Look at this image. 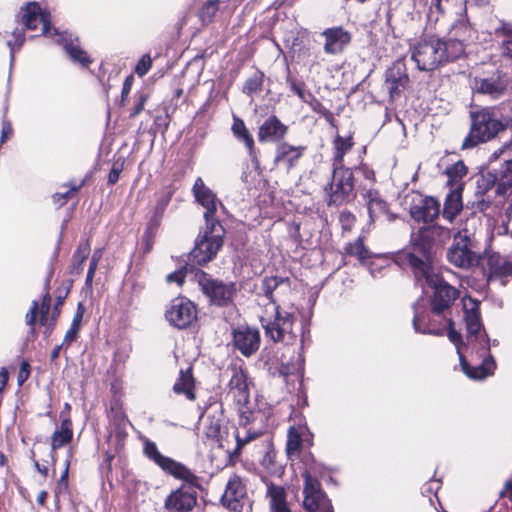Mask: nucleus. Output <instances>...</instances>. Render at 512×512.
<instances>
[{"instance_id":"nucleus-1","label":"nucleus","mask_w":512,"mask_h":512,"mask_svg":"<svg viewBox=\"0 0 512 512\" xmlns=\"http://www.w3.org/2000/svg\"><path fill=\"white\" fill-rule=\"evenodd\" d=\"M412 260L418 263V266L412 269L417 283L423 289L426 286L433 289L431 308L427 319L415 309L414 330L420 334L443 335V325L448 326L452 323V308L459 297V290L438 275L433 266H427L414 257Z\"/></svg>"},{"instance_id":"nucleus-2","label":"nucleus","mask_w":512,"mask_h":512,"mask_svg":"<svg viewBox=\"0 0 512 512\" xmlns=\"http://www.w3.org/2000/svg\"><path fill=\"white\" fill-rule=\"evenodd\" d=\"M143 451L163 471L185 482L166 497L165 509L169 512H190L197 503L196 488L199 486V478L182 463L162 455L153 441L146 439Z\"/></svg>"},{"instance_id":"nucleus-3","label":"nucleus","mask_w":512,"mask_h":512,"mask_svg":"<svg viewBox=\"0 0 512 512\" xmlns=\"http://www.w3.org/2000/svg\"><path fill=\"white\" fill-rule=\"evenodd\" d=\"M450 238L451 229L448 227L439 224L421 227L412 234V251L403 253L402 257L411 270L418 266L412 257L424 262L427 266H432L431 258L434 247L443 245Z\"/></svg>"},{"instance_id":"nucleus-4","label":"nucleus","mask_w":512,"mask_h":512,"mask_svg":"<svg viewBox=\"0 0 512 512\" xmlns=\"http://www.w3.org/2000/svg\"><path fill=\"white\" fill-rule=\"evenodd\" d=\"M509 126V121L497 108H485L471 113V128L462 143L463 149H470L479 143L491 140Z\"/></svg>"},{"instance_id":"nucleus-5","label":"nucleus","mask_w":512,"mask_h":512,"mask_svg":"<svg viewBox=\"0 0 512 512\" xmlns=\"http://www.w3.org/2000/svg\"><path fill=\"white\" fill-rule=\"evenodd\" d=\"M481 247L475 233L468 229L459 231L446 253L450 264L461 269H470L479 263Z\"/></svg>"},{"instance_id":"nucleus-6","label":"nucleus","mask_w":512,"mask_h":512,"mask_svg":"<svg viewBox=\"0 0 512 512\" xmlns=\"http://www.w3.org/2000/svg\"><path fill=\"white\" fill-rule=\"evenodd\" d=\"M271 314L266 309L261 316L260 322L265 331L266 337L273 342H281L285 345H292L296 341V334L293 332L294 315L291 312L281 310L275 303H271Z\"/></svg>"},{"instance_id":"nucleus-7","label":"nucleus","mask_w":512,"mask_h":512,"mask_svg":"<svg viewBox=\"0 0 512 512\" xmlns=\"http://www.w3.org/2000/svg\"><path fill=\"white\" fill-rule=\"evenodd\" d=\"M195 279L203 294L209 298L213 305L225 307L233 304L238 288L234 282H224L213 278L202 270L195 273Z\"/></svg>"},{"instance_id":"nucleus-8","label":"nucleus","mask_w":512,"mask_h":512,"mask_svg":"<svg viewBox=\"0 0 512 512\" xmlns=\"http://www.w3.org/2000/svg\"><path fill=\"white\" fill-rule=\"evenodd\" d=\"M328 206H341L355 198L354 175L350 168L333 166L331 182L326 188Z\"/></svg>"},{"instance_id":"nucleus-9","label":"nucleus","mask_w":512,"mask_h":512,"mask_svg":"<svg viewBox=\"0 0 512 512\" xmlns=\"http://www.w3.org/2000/svg\"><path fill=\"white\" fill-rule=\"evenodd\" d=\"M225 230L221 223L210 224L195 243L190 252V260L198 265L211 261L223 245Z\"/></svg>"},{"instance_id":"nucleus-10","label":"nucleus","mask_w":512,"mask_h":512,"mask_svg":"<svg viewBox=\"0 0 512 512\" xmlns=\"http://www.w3.org/2000/svg\"><path fill=\"white\" fill-rule=\"evenodd\" d=\"M504 165L499 170L482 172L476 179L475 197L481 194H488L495 187V195L498 200L495 202L497 207L506 208V213L512 210V184L509 189L502 185V179L506 175Z\"/></svg>"},{"instance_id":"nucleus-11","label":"nucleus","mask_w":512,"mask_h":512,"mask_svg":"<svg viewBox=\"0 0 512 512\" xmlns=\"http://www.w3.org/2000/svg\"><path fill=\"white\" fill-rule=\"evenodd\" d=\"M491 341L488 336L483 335L480 338V346H476V354L481 361L475 365H470L465 356L460 354V365L462 371L471 379L482 380L492 375L496 369V362L490 352ZM475 349V347H473Z\"/></svg>"},{"instance_id":"nucleus-12","label":"nucleus","mask_w":512,"mask_h":512,"mask_svg":"<svg viewBox=\"0 0 512 512\" xmlns=\"http://www.w3.org/2000/svg\"><path fill=\"white\" fill-rule=\"evenodd\" d=\"M303 484V508L307 512H334L331 500L316 477L311 472L302 473Z\"/></svg>"},{"instance_id":"nucleus-13","label":"nucleus","mask_w":512,"mask_h":512,"mask_svg":"<svg viewBox=\"0 0 512 512\" xmlns=\"http://www.w3.org/2000/svg\"><path fill=\"white\" fill-rule=\"evenodd\" d=\"M441 39L429 37L420 41L413 49L412 60L421 71H433L443 63Z\"/></svg>"},{"instance_id":"nucleus-14","label":"nucleus","mask_w":512,"mask_h":512,"mask_svg":"<svg viewBox=\"0 0 512 512\" xmlns=\"http://www.w3.org/2000/svg\"><path fill=\"white\" fill-rule=\"evenodd\" d=\"M17 21L28 30H35L39 24L42 25V34L46 37H54V29L51 26V16L43 11L37 2H28L21 7L17 14Z\"/></svg>"},{"instance_id":"nucleus-15","label":"nucleus","mask_w":512,"mask_h":512,"mask_svg":"<svg viewBox=\"0 0 512 512\" xmlns=\"http://www.w3.org/2000/svg\"><path fill=\"white\" fill-rule=\"evenodd\" d=\"M201 419L206 437L212 441L221 442L227 434V420L223 414L222 404L211 403L203 412Z\"/></svg>"},{"instance_id":"nucleus-16","label":"nucleus","mask_w":512,"mask_h":512,"mask_svg":"<svg viewBox=\"0 0 512 512\" xmlns=\"http://www.w3.org/2000/svg\"><path fill=\"white\" fill-rule=\"evenodd\" d=\"M165 317L170 325L178 329H185L196 320L197 310L193 302L179 297L171 301L165 312Z\"/></svg>"},{"instance_id":"nucleus-17","label":"nucleus","mask_w":512,"mask_h":512,"mask_svg":"<svg viewBox=\"0 0 512 512\" xmlns=\"http://www.w3.org/2000/svg\"><path fill=\"white\" fill-rule=\"evenodd\" d=\"M478 301L468 298L463 300L464 319L467 329V340L473 347L480 346V338L488 336L483 328Z\"/></svg>"},{"instance_id":"nucleus-18","label":"nucleus","mask_w":512,"mask_h":512,"mask_svg":"<svg viewBox=\"0 0 512 512\" xmlns=\"http://www.w3.org/2000/svg\"><path fill=\"white\" fill-rule=\"evenodd\" d=\"M409 82L407 68L402 60H397L386 70L384 87L391 101L400 98Z\"/></svg>"},{"instance_id":"nucleus-19","label":"nucleus","mask_w":512,"mask_h":512,"mask_svg":"<svg viewBox=\"0 0 512 512\" xmlns=\"http://www.w3.org/2000/svg\"><path fill=\"white\" fill-rule=\"evenodd\" d=\"M409 214L418 223L433 222L440 214V202L431 196L416 195L410 204Z\"/></svg>"},{"instance_id":"nucleus-20","label":"nucleus","mask_w":512,"mask_h":512,"mask_svg":"<svg viewBox=\"0 0 512 512\" xmlns=\"http://www.w3.org/2000/svg\"><path fill=\"white\" fill-rule=\"evenodd\" d=\"M193 195L196 201L205 208L204 219L207 225L220 223L216 218L218 206H222L218 201L216 195L208 188L203 182L202 178L198 177L192 187Z\"/></svg>"},{"instance_id":"nucleus-21","label":"nucleus","mask_w":512,"mask_h":512,"mask_svg":"<svg viewBox=\"0 0 512 512\" xmlns=\"http://www.w3.org/2000/svg\"><path fill=\"white\" fill-rule=\"evenodd\" d=\"M233 343L242 355L250 357L259 349V330L249 326H240L233 331Z\"/></svg>"},{"instance_id":"nucleus-22","label":"nucleus","mask_w":512,"mask_h":512,"mask_svg":"<svg viewBox=\"0 0 512 512\" xmlns=\"http://www.w3.org/2000/svg\"><path fill=\"white\" fill-rule=\"evenodd\" d=\"M228 371L231 375L228 383V394L238 405L245 406L248 404L250 396L247 375L242 368L237 366L229 367Z\"/></svg>"},{"instance_id":"nucleus-23","label":"nucleus","mask_w":512,"mask_h":512,"mask_svg":"<svg viewBox=\"0 0 512 512\" xmlns=\"http://www.w3.org/2000/svg\"><path fill=\"white\" fill-rule=\"evenodd\" d=\"M507 86V76L499 71L489 77L475 79V90L480 94L488 95L492 99L500 98L506 91Z\"/></svg>"},{"instance_id":"nucleus-24","label":"nucleus","mask_w":512,"mask_h":512,"mask_svg":"<svg viewBox=\"0 0 512 512\" xmlns=\"http://www.w3.org/2000/svg\"><path fill=\"white\" fill-rule=\"evenodd\" d=\"M53 35L58 37L56 41L63 46L64 51L74 63L82 67H88L91 64L90 57L80 47L77 38H73L71 34L66 32L59 33L57 29H54Z\"/></svg>"},{"instance_id":"nucleus-25","label":"nucleus","mask_w":512,"mask_h":512,"mask_svg":"<svg viewBox=\"0 0 512 512\" xmlns=\"http://www.w3.org/2000/svg\"><path fill=\"white\" fill-rule=\"evenodd\" d=\"M246 485L243 480L233 475L227 482L225 492L221 498L222 504L230 511L236 512L241 508L240 501L246 496Z\"/></svg>"},{"instance_id":"nucleus-26","label":"nucleus","mask_w":512,"mask_h":512,"mask_svg":"<svg viewBox=\"0 0 512 512\" xmlns=\"http://www.w3.org/2000/svg\"><path fill=\"white\" fill-rule=\"evenodd\" d=\"M288 127L275 115L269 116L259 127V142H279L287 134Z\"/></svg>"},{"instance_id":"nucleus-27","label":"nucleus","mask_w":512,"mask_h":512,"mask_svg":"<svg viewBox=\"0 0 512 512\" xmlns=\"http://www.w3.org/2000/svg\"><path fill=\"white\" fill-rule=\"evenodd\" d=\"M325 38L324 51L327 54L341 53L344 47L351 41L349 32L342 27L327 28L322 32Z\"/></svg>"},{"instance_id":"nucleus-28","label":"nucleus","mask_w":512,"mask_h":512,"mask_svg":"<svg viewBox=\"0 0 512 512\" xmlns=\"http://www.w3.org/2000/svg\"><path fill=\"white\" fill-rule=\"evenodd\" d=\"M462 187L457 184L456 187L449 188L443 205L442 217L449 223H453L454 219L463 209Z\"/></svg>"},{"instance_id":"nucleus-29","label":"nucleus","mask_w":512,"mask_h":512,"mask_svg":"<svg viewBox=\"0 0 512 512\" xmlns=\"http://www.w3.org/2000/svg\"><path fill=\"white\" fill-rule=\"evenodd\" d=\"M495 34L501 38L499 43L501 59L512 69V23L501 20L495 29Z\"/></svg>"},{"instance_id":"nucleus-30","label":"nucleus","mask_w":512,"mask_h":512,"mask_svg":"<svg viewBox=\"0 0 512 512\" xmlns=\"http://www.w3.org/2000/svg\"><path fill=\"white\" fill-rule=\"evenodd\" d=\"M173 194L174 191L172 189H166L158 195L153 213L147 225V229L151 233H154L161 225L164 213L171 202Z\"/></svg>"},{"instance_id":"nucleus-31","label":"nucleus","mask_w":512,"mask_h":512,"mask_svg":"<svg viewBox=\"0 0 512 512\" xmlns=\"http://www.w3.org/2000/svg\"><path fill=\"white\" fill-rule=\"evenodd\" d=\"M490 271L489 279L503 278L512 275V258L501 256L500 254H491L487 259Z\"/></svg>"},{"instance_id":"nucleus-32","label":"nucleus","mask_w":512,"mask_h":512,"mask_svg":"<svg viewBox=\"0 0 512 512\" xmlns=\"http://www.w3.org/2000/svg\"><path fill=\"white\" fill-rule=\"evenodd\" d=\"M270 512H293L286 500V491L282 486L269 483L267 485Z\"/></svg>"},{"instance_id":"nucleus-33","label":"nucleus","mask_w":512,"mask_h":512,"mask_svg":"<svg viewBox=\"0 0 512 512\" xmlns=\"http://www.w3.org/2000/svg\"><path fill=\"white\" fill-rule=\"evenodd\" d=\"M304 146H292L288 143H280L277 146L275 161L283 163L288 169L292 168L305 151Z\"/></svg>"},{"instance_id":"nucleus-34","label":"nucleus","mask_w":512,"mask_h":512,"mask_svg":"<svg viewBox=\"0 0 512 512\" xmlns=\"http://www.w3.org/2000/svg\"><path fill=\"white\" fill-rule=\"evenodd\" d=\"M345 254L356 257L362 265H366L371 258V251L364 245L362 237H358L354 242L346 244L344 248Z\"/></svg>"},{"instance_id":"nucleus-35","label":"nucleus","mask_w":512,"mask_h":512,"mask_svg":"<svg viewBox=\"0 0 512 512\" xmlns=\"http://www.w3.org/2000/svg\"><path fill=\"white\" fill-rule=\"evenodd\" d=\"M441 51L443 52V63L454 61L464 53V45L461 39L441 40Z\"/></svg>"},{"instance_id":"nucleus-36","label":"nucleus","mask_w":512,"mask_h":512,"mask_svg":"<svg viewBox=\"0 0 512 512\" xmlns=\"http://www.w3.org/2000/svg\"><path fill=\"white\" fill-rule=\"evenodd\" d=\"M445 174L447 176V185L449 186V188L456 187L457 184H459L463 188L464 183L462 179L467 174V167L465 166L463 161H457L456 163L446 168Z\"/></svg>"},{"instance_id":"nucleus-37","label":"nucleus","mask_w":512,"mask_h":512,"mask_svg":"<svg viewBox=\"0 0 512 512\" xmlns=\"http://www.w3.org/2000/svg\"><path fill=\"white\" fill-rule=\"evenodd\" d=\"M90 253V244L88 241L82 242L77 247L76 251L73 253L72 256V264L70 272L73 275H79L81 274L83 270V263L87 259L88 255Z\"/></svg>"},{"instance_id":"nucleus-38","label":"nucleus","mask_w":512,"mask_h":512,"mask_svg":"<svg viewBox=\"0 0 512 512\" xmlns=\"http://www.w3.org/2000/svg\"><path fill=\"white\" fill-rule=\"evenodd\" d=\"M193 389V378L189 372H184L181 370L179 378L176 380L173 391L176 394H185L189 400H193L195 398Z\"/></svg>"},{"instance_id":"nucleus-39","label":"nucleus","mask_w":512,"mask_h":512,"mask_svg":"<svg viewBox=\"0 0 512 512\" xmlns=\"http://www.w3.org/2000/svg\"><path fill=\"white\" fill-rule=\"evenodd\" d=\"M353 145L352 138L351 137H341L337 136L334 139V149L335 153L333 156V166H344L343 164V158L345 153L351 149Z\"/></svg>"},{"instance_id":"nucleus-40","label":"nucleus","mask_w":512,"mask_h":512,"mask_svg":"<svg viewBox=\"0 0 512 512\" xmlns=\"http://www.w3.org/2000/svg\"><path fill=\"white\" fill-rule=\"evenodd\" d=\"M263 79L264 74L260 71H256L245 81L243 86V93L250 97L260 93L263 87Z\"/></svg>"},{"instance_id":"nucleus-41","label":"nucleus","mask_w":512,"mask_h":512,"mask_svg":"<svg viewBox=\"0 0 512 512\" xmlns=\"http://www.w3.org/2000/svg\"><path fill=\"white\" fill-rule=\"evenodd\" d=\"M12 39L7 40V46L10 49V68L15 59V52L19 50L25 42V32L23 28L16 27L11 32Z\"/></svg>"},{"instance_id":"nucleus-42","label":"nucleus","mask_w":512,"mask_h":512,"mask_svg":"<svg viewBox=\"0 0 512 512\" xmlns=\"http://www.w3.org/2000/svg\"><path fill=\"white\" fill-rule=\"evenodd\" d=\"M284 283L289 284V279L277 276L265 277L261 283V290L264 296L270 301H272L273 292L279 285Z\"/></svg>"},{"instance_id":"nucleus-43","label":"nucleus","mask_w":512,"mask_h":512,"mask_svg":"<svg viewBox=\"0 0 512 512\" xmlns=\"http://www.w3.org/2000/svg\"><path fill=\"white\" fill-rule=\"evenodd\" d=\"M302 446V438L300 434L291 427L288 430L287 443H286V452L289 456H292L300 451Z\"/></svg>"},{"instance_id":"nucleus-44","label":"nucleus","mask_w":512,"mask_h":512,"mask_svg":"<svg viewBox=\"0 0 512 512\" xmlns=\"http://www.w3.org/2000/svg\"><path fill=\"white\" fill-rule=\"evenodd\" d=\"M259 435L260 433L258 431H252L250 428H237L235 430L237 449H241L247 443L259 437Z\"/></svg>"},{"instance_id":"nucleus-45","label":"nucleus","mask_w":512,"mask_h":512,"mask_svg":"<svg viewBox=\"0 0 512 512\" xmlns=\"http://www.w3.org/2000/svg\"><path fill=\"white\" fill-rule=\"evenodd\" d=\"M287 83L289 84L290 89L305 103H308L314 96L311 92L304 89L303 83H298L295 79L288 77Z\"/></svg>"},{"instance_id":"nucleus-46","label":"nucleus","mask_w":512,"mask_h":512,"mask_svg":"<svg viewBox=\"0 0 512 512\" xmlns=\"http://www.w3.org/2000/svg\"><path fill=\"white\" fill-rule=\"evenodd\" d=\"M235 138L238 141L244 143V145H245V147H246V149L248 151V154L251 157V159L253 161L256 160V152H255V146H254V139H253V136L251 135V133L249 132V130L246 129L245 132L237 134L235 136Z\"/></svg>"},{"instance_id":"nucleus-47","label":"nucleus","mask_w":512,"mask_h":512,"mask_svg":"<svg viewBox=\"0 0 512 512\" xmlns=\"http://www.w3.org/2000/svg\"><path fill=\"white\" fill-rule=\"evenodd\" d=\"M365 198H367V208L371 218H373V212L375 208L382 209L383 202L378 198V194L376 191L368 190L365 194Z\"/></svg>"},{"instance_id":"nucleus-48","label":"nucleus","mask_w":512,"mask_h":512,"mask_svg":"<svg viewBox=\"0 0 512 512\" xmlns=\"http://www.w3.org/2000/svg\"><path fill=\"white\" fill-rule=\"evenodd\" d=\"M152 67V58L149 54H144L137 62L134 72L139 76H145Z\"/></svg>"},{"instance_id":"nucleus-49","label":"nucleus","mask_w":512,"mask_h":512,"mask_svg":"<svg viewBox=\"0 0 512 512\" xmlns=\"http://www.w3.org/2000/svg\"><path fill=\"white\" fill-rule=\"evenodd\" d=\"M445 331H447V335H448L449 340L456 346L457 353L460 356V354H462L461 351H460V346H459L462 343V336H461V334L454 329L453 322L450 325H448V326H444L443 325V333Z\"/></svg>"},{"instance_id":"nucleus-50","label":"nucleus","mask_w":512,"mask_h":512,"mask_svg":"<svg viewBox=\"0 0 512 512\" xmlns=\"http://www.w3.org/2000/svg\"><path fill=\"white\" fill-rule=\"evenodd\" d=\"M491 204V197L488 194H481L479 197H476L474 202H472V209H474V211L485 212Z\"/></svg>"},{"instance_id":"nucleus-51","label":"nucleus","mask_w":512,"mask_h":512,"mask_svg":"<svg viewBox=\"0 0 512 512\" xmlns=\"http://www.w3.org/2000/svg\"><path fill=\"white\" fill-rule=\"evenodd\" d=\"M72 439L71 435L63 434V432H60L56 430L51 438V447L53 450H56L65 444L69 443Z\"/></svg>"},{"instance_id":"nucleus-52","label":"nucleus","mask_w":512,"mask_h":512,"mask_svg":"<svg viewBox=\"0 0 512 512\" xmlns=\"http://www.w3.org/2000/svg\"><path fill=\"white\" fill-rule=\"evenodd\" d=\"M39 304L37 301H33L29 311L25 315L26 324L30 327L31 333L35 330L36 319L38 315Z\"/></svg>"},{"instance_id":"nucleus-53","label":"nucleus","mask_w":512,"mask_h":512,"mask_svg":"<svg viewBox=\"0 0 512 512\" xmlns=\"http://www.w3.org/2000/svg\"><path fill=\"white\" fill-rule=\"evenodd\" d=\"M218 10V0H208L201 8L200 14L203 20H210Z\"/></svg>"},{"instance_id":"nucleus-54","label":"nucleus","mask_w":512,"mask_h":512,"mask_svg":"<svg viewBox=\"0 0 512 512\" xmlns=\"http://www.w3.org/2000/svg\"><path fill=\"white\" fill-rule=\"evenodd\" d=\"M50 306H51V296L49 293H46L43 296V300H42L41 307H40V314H41L40 323L43 326L47 325V321H48L47 316L50 311Z\"/></svg>"},{"instance_id":"nucleus-55","label":"nucleus","mask_w":512,"mask_h":512,"mask_svg":"<svg viewBox=\"0 0 512 512\" xmlns=\"http://www.w3.org/2000/svg\"><path fill=\"white\" fill-rule=\"evenodd\" d=\"M147 99H148V94H146V93L138 94L136 104H135L132 112L130 113L131 118L136 117L144 110Z\"/></svg>"},{"instance_id":"nucleus-56","label":"nucleus","mask_w":512,"mask_h":512,"mask_svg":"<svg viewBox=\"0 0 512 512\" xmlns=\"http://www.w3.org/2000/svg\"><path fill=\"white\" fill-rule=\"evenodd\" d=\"M325 471L326 467L323 464L313 461L305 468L303 473L311 472L312 477H316L318 479V477L323 476Z\"/></svg>"},{"instance_id":"nucleus-57","label":"nucleus","mask_w":512,"mask_h":512,"mask_svg":"<svg viewBox=\"0 0 512 512\" xmlns=\"http://www.w3.org/2000/svg\"><path fill=\"white\" fill-rule=\"evenodd\" d=\"M440 489V483L438 480L432 479L422 486L421 492L424 496L436 495Z\"/></svg>"},{"instance_id":"nucleus-58","label":"nucleus","mask_w":512,"mask_h":512,"mask_svg":"<svg viewBox=\"0 0 512 512\" xmlns=\"http://www.w3.org/2000/svg\"><path fill=\"white\" fill-rule=\"evenodd\" d=\"M307 104L310 106V108L314 112H316L322 116L326 117V116L330 115L329 110L314 96L312 97V99L309 100V102Z\"/></svg>"},{"instance_id":"nucleus-59","label":"nucleus","mask_w":512,"mask_h":512,"mask_svg":"<svg viewBox=\"0 0 512 512\" xmlns=\"http://www.w3.org/2000/svg\"><path fill=\"white\" fill-rule=\"evenodd\" d=\"M187 274V267L184 269H179L173 273H170L167 275L166 280L168 283L176 282L177 284L181 285L186 277Z\"/></svg>"},{"instance_id":"nucleus-60","label":"nucleus","mask_w":512,"mask_h":512,"mask_svg":"<svg viewBox=\"0 0 512 512\" xmlns=\"http://www.w3.org/2000/svg\"><path fill=\"white\" fill-rule=\"evenodd\" d=\"M12 133H13V128H12L11 122L9 120H7L6 118H4L2 121L0 146L9 139V137L12 135Z\"/></svg>"},{"instance_id":"nucleus-61","label":"nucleus","mask_w":512,"mask_h":512,"mask_svg":"<svg viewBox=\"0 0 512 512\" xmlns=\"http://www.w3.org/2000/svg\"><path fill=\"white\" fill-rule=\"evenodd\" d=\"M85 312L86 308L84 304L82 302H79L77 305L76 312L74 313L71 325H73L74 327L81 328V323Z\"/></svg>"},{"instance_id":"nucleus-62","label":"nucleus","mask_w":512,"mask_h":512,"mask_svg":"<svg viewBox=\"0 0 512 512\" xmlns=\"http://www.w3.org/2000/svg\"><path fill=\"white\" fill-rule=\"evenodd\" d=\"M449 0H433L431 7H430V14H434L435 12L438 15L445 14L447 10L446 3H448Z\"/></svg>"},{"instance_id":"nucleus-63","label":"nucleus","mask_w":512,"mask_h":512,"mask_svg":"<svg viewBox=\"0 0 512 512\" xmlns=\"http://www.w3.org/2000/svg\"><path fill=\"white\" fill-rule=\"evenodd\" d=\"M503 165L507 174L504 176V179H502V185L509 189L512 184V159L505 160Z\"/></svg>"},{"instance_id":"nucleus-64","label":"nucleus","mask_w":512,"mask_h":512,"mask_svg":"<svg viewBox=\"0 0 512 512\" xmlns=\"http://www.w3.org/2000/svg\"><path fill=\"white\" fill-rule=\"evenodd\" d=\"M30 365L28 362L23 361L20 365V371L18 374V383L19 385H22L29 377L30 374Z\"/></svg>"}]
</instances>
